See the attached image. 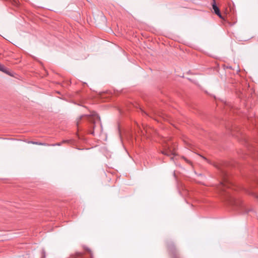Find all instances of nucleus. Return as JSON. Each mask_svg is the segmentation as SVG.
Listing matches in <instances>:
<instances>
[{"mask_svg":"<svg viewBox=\"0 0 258 258\" xmlns=\"http://www.w3.org/2000/svg\"><path fill=\"white\" fill-rule=\"evenodd\" d=\"M233 186L232 183L229 179L225 178L217 186V190L220 193H222L224 192L226 189L232 188Z\"/></svg>","mask_w":258,"mask_h":258,"instance_id":"nucleus-1","label":"nucleus"},{"mask_svg":"<svg viewBox=\"0 0 258 258\" xmlns=\"http://www.w3.org/2000/svg\"><path fill=\"white\" fill-rule=\"evenodd\" d=\"M92 115L93 116V118H91L90 119V121L93 124L92 126V127L93 129H94L95 127V123H96V121L99 122L100 121V118H99V117H98V116L97 114H93Z\"/></svg>","mask_w":258,"mask_h":258,"instance_id":"nucleus-2","label":"nucleus"},{"mask_svg":"<svg viewBox=\"0 0 258 258\" xmlns=\"http://www.w3.org/2000/svg\"><path fill=\"white\" fill-rule=\"evenodd\" d=\"M214 2L212 4V7H213V9L215 12V13L218 15L220 18H221L222 16H221V14L220 13V10H219V9L218 8V7H217V6L216 5V3L215 2L214 0H213Z\"/></svg>","mask_w":258,"mask_h":258,"instance_id":"nucleus-3","label":"nucleus"},{"mask_svg":"<svg viewBox=\"0 0 258 258\" xmlns=\"http://www.w3.org/2000/svg\"><path fill=\"white\" fill-rule=\"evenodd\" d=\"M230 203L231 204L233 205L236 207H240L241 205V201L240 200L235 199H230Z\"/></svg>","mask_w":258,"mask_h":258,"instance_id":"nucleus-4","label":"nucleus"},{"mask_svg":"<svg viewBox=\"0 0 258 258\" xmlns=\"http://www.w3.org/2000/svg\"><path fill=\"white\" fill-rule=\"evenodd\" d=\"M162 154L167 156H169L170 155H174V153H173L170 149H166L162 152Z\"/></svg>","mask_w":258,"mask_h":258,"instance_id":"nucleus-5","label":"nucleus"},{"mask_svg":"<svg viewBox=\"0 0 258 258\" xmlns=\"http://www.w3.org/2000/svg\"><path fill=\"white\" fill-rule=\"evenodd\" d=\"M0 71L6 73L7 74L10 75V72L8 69L3 64L0 63Z\"/></svg>","mask_w":258,"mask_h":258,"instance_id":"nucleus-6","label":"nucleus"},{"mask_svg":"<svg viewBox=\"0 0 258 258\" xmlns=\"http://www.w3.org/2000/svg\"><path fill=\"white\" fill-rule=\"evenodd\" d=\"M248 194L253 196L258 201V193H257L255 191H251V190L248 191Z\"/></svg>","mask_w":258,"mask_h":258,"instance_id":"nucleus-7","label":"nucleus"},{"mask_svg":"<svg viewBox=\"0 0 258 258\" xmlns=\"http://www.w3.org/2000/svg\"><path fill=\"white\" fill-rule=\"evenodd\" d=\"M31 143L33 144L38 145H42V146H49L50 145V144L44 143H41V142H31Z\"/></svg>","mask_w":258,"mask_h":258,"instance_id":"nucleus-8","label":"nucleus"},{"mask_svg":"<svg viewBox=\"0 0 258 258\" xmlns=\"http://www.w3.org/2000/svg\"><path fill=\"white\" fill-rule=\"evenodd\" d=\"M76 257H74V258H76L77 257H80L82 256V254L80 252H77L76 254Z\"/></svg>","mask_w":258,"mask_h":258,"instance_id":"nucleus-9","label":"nucleus"},{"mask_svg":"<svg viewBox=\"0 0 258 258\" xmlns=\"http://www.w3.org/2000/svg\"><path fill=\"white\" fill-rule=\"evenodd\" d=\"M60 145H61V143H57L55 144H51V145H50L49 146H60Z\"/></svg>","mask_w":258,"mask_h":258,"instance_id":"nucleus-10","label":"nucleus"},{"mask_svg":"<svg viewBox=\"0 0 258 258\" xmlns=\"http://www.w3.org/2000/svg\"><path fill=\"white\" fill-rule=\"evenodd\" d=\"M89 253H90V254L91 255V257H92V253H91V251L90 250H89Z\"/></svg>","mask_w":258,"mask_h":258,"instance_id":"nucleus-11","label":"nucleus"},{"mask_svg":"<svg viewBox=\"0 0 258 258\" xmlns=\"http://www.w3.org/2000/svg\"><path fill=\"white\" fill-rule=\"evenodd\" d=\"M256 184H258V180H257V181H256Z\"/></svg>","mask_w":258,"mask_h":258,"instance_id":"nucleus-12","label":"nucleus"}]
</instances>
